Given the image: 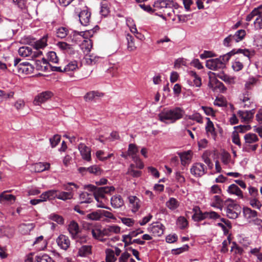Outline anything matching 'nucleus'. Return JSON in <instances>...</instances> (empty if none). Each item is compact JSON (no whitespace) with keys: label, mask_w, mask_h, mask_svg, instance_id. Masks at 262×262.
<instances>
[{"label":"nucleus","mask_w":262,"mask_h":262,"mask_svg":"<svg viewBox=\"0 0 262 262\" xmlns=\"http://www.w3.org/2000/svg\"><path fill=\"white\" fill-rule=\"evenodd\" d=\"M235 53H243L245 56L247 57L246 58L247 60H248L250 58V52L248 49H233L231 51L223 56H221L219 58L207 60L206 66L208 69L214 71L223 69L226 67V62H227L231 57L235 55Z\"/></svg>","instance_id":"f257e3e1"},{"label":"nucleus","mask_w":262,"mask_h":262,"mask_svg":"<svg viewBox=\"0 0 262 262\" xmlns=\"http://www.w3.org/2000/svg\"><path fill=\"white\" fill-rule=\"evenodd\" d=\"M184 110L179 107L164 108L158 115L159 120L165 123H173L183 118Z\"/></svg>","instance_id":"f03ea898"},{"label":"nucleus","mask_w":262,"mask_h":262,"mask_svg":"<svg viewBox=\"0 0 262 262\" xmlns=\"http://www.w3.org/2000/svg\"><path fill=\"white\" fill-rule=\"evenodd\" d=\"M105 253V262H116L117 257L119 256L117 262H128L130 254L127 252L121 253V250L117 247L114 249H106Z\"/></svg>","instance_id":"7ed1b4c3"},{"label":"nucleus","mask_w":262,"mask_h":262,"mask_svg":"<svg viewBox=\"0 0 262 262\" xmlns=\"http://www.w3.org/2000/svg\"><path fill=\"white\" fill-rule=\"evenodd\" d=\"M84 188L93 192L94 198L98 202L99 201V198H103L104 197V194L105 193H108L115 190V188L113 186L97 187L91 184L84 186Z\"/></svg>","instance_id":"20e7f679"},{"label":"nucleus","mask_w":262,"mask_h":262,"mask_svg":"<svg viewBox=\"0 0 262 262\" xmlns=\"http://www.w3.org/2000/svg\"><path fill=\"white\" fill-rule=\"evenodd\" d=\"M21 59L16 58L14 60L13 72L18 74H29L33 72L34 67L28 62H21Z\"/></svg>","instance_id":"39448f33"},{"label":"nucleus","mask_w":262,"mask_h":262,"mask_svg":"<svg viewBox=\"0 0 262 262\" xmlns=\"http://www.w3.org/2000/svg\"><path fill=\"white\" fill-rule=\"evenodd\" d=\"M75 15L79 17L80 24L84 26H87L90 23L91 12L90 9L85 6L84 8L80 12L75 10Z\"/></svg>","instance_id":"423d86ee"},{"label":"nucleus","mask_w":262,"mask_h":262,"mask_svg":"<svg viewBox=\"0 0 262 262\" xmlns=\"http://www.w3.org/2000/svg\"><path fill=\"white\" fill-rule=\"evenodd\" d=\"M220 217V215L215 211L200 212L198 213H194L192 219L194 222H201L206 219L216 220Z\"/></svg>","instance_id":"0eeeda50"},{"label":"nucleus","mask_w":262,"mask_h":262,"mask_svg":"<svg viewBox=\"0 0 262 262\" xmlns=\"http://www.w3.org/2000/svg\"><path fill=\"white\" fill-rule=\"evenodd\" d=\"M250 52V58L249 60H247L246 57L243 53H242L243 55H239L232 63V67L234 71L238 72L242 70L244 67V63L245 62L250 63V58L251 56L253 55V53L248 50Z\"/></svg>","instance_id":"6e6552de"},{"label":"nucleus","mask_w":262,"mask_h":262,"mask_svg":"<svg viewBox=\"0 0 262 262\" xmlns=\"http://www.w3.org/2000/svg\"><path fill=\"white\" fill-rule=\"evenodd\" d=\"M89 231L91 232L93 238L98 240L101 242H104L105 239L104 238L105 234L104 233V229H101V226L99 224H96L92 226L90 229Z\"/></svg>","instance_id":"1a4fd4ad"},{"label":"nucleus","mask_w":262,"mask_h":262,"mask_svg":"<svg viewBox=\"0 0 262 262\" xmlns=\"http://www.w3.org/2000/svg\"><path fill=\"white\" fill-rule=\"evenodd\" d=\"M207 168L204 164L201 163H194L191 169L190 172L195 177H201L207 172Z\"/></svg>","instance_id":"9d476101"},{"label":"nucleus","mask_w":262,"mask_h":262,"mask_svg":"<svg viewBox=\"0 0 262 262\" xmlns=\"http://www.w3.org/2000/svg\"><path fill=\"white\" fill-rule=\"evenodd\" d=\"M19 55L24 57H36L42 54V52L40 51H35L33 52L30 47L23 46L18 49V51Z\"/></svg>","instance_id":"9b49d317"},{"label":"nucleus","mask_w":262,"mask_h":262,"mask_svg":"<svg viewBox=\"0 0 262 262\" xmlns=\"http://www.w3.org/2000/svg\"><path fill=\"white\" fill-rule=\"evenodd\" d=\"M53 95L51 91L43 92L35 97L33 103L36 105H39L50 99Z\"/></svg>","instance_id":"f8f14e48"},{"label":"nucleus","mask_w":262,"mask_h":262,"mask_svg":"<svg viewBox=\"0 0 262 262\" xmlns=\"http://www.w3.org/2000/svg\"><path fill=\"white\" fill-rule=\"evenodd\" d=\"M82 158L88 162L91 161V148L86 146L84 143H80L78 146Z\"/></svg>","instance_id":"ddd939ff"},{"label":"nucleus","mask_w":262,"mask_h":262,"mask_svg":"<svg viewBox=\"0 0 262 262\" xmlns=\"http://www.w3.org/2000/svg\"><path fill=\"white\" fill-rule=\"evenodd\" d=\"M169 0H158L154 3L153 5V13L159 16V14H161L162 11L164 10L165 7L168 5Z\"/></svg>","instance_id":"4468645a"},{"label":"nucleus","mask_w":262,"mask_h":262,"mask_svg":"<svg viewBox=\"0 0 262 262\" xmlns=\"http://www.w3.org/2000/svg\"><path fill=\"white\" fill-rule=\"evenodd\" d=\"M164 226L160 223L151 224L148 228V231L152 232L155 236H160L164 233Z\"/></svg>","instance_id":"2eb2a0df"},{"label":"nucleus","mask_w":262,"mask_h":262,"mask_svg":"<svg viewBox=\"0 0 262 262\" xmlns=\"http://www.w3.org/2000/svg\"><path fill=\"white\" fill-rule=\"evenodd\" d=\"M239 99L244 103V107H250L253 104V99L252 98L251 93L248 90H246L240 96Z\"/></svg>","instance_id":"dca6fc26"},{"label":"nucleus","mask_w":262,"mask_h":262,"mask_svg":"<svg viewBox=\"0 0 262 262\" xmlns=\"http://www.w3.org/2000/svg\"><path fill=\"white\" fill-rule=\"evenodd\" d=\"M239 206L236 204H229L226 209L227 216L231 219H235L238 216Z\"/></svg>","instance_id":"f3484780"},{"label":"nucleus","mask_w":262,"mask_h":262,"mask_svg":"<svg viewBox=\"0 0 262 262\" xmlns=\"http://www.w3.org/2000/svg\"><path fill=\"white\" fill-rule=\"evenodd\" d=\"M58 246L64 250H67L70 246L69 237L64 235L60 234L56 239Z\"/></svg>","instance_id":"a211bd4d"},{"label":"nucleus","mask_w":262,"mask_h":262,"mask_svg":"<svg viewBox=\"0 0 262 262\" xmlns=\"http://www.w3.org/2000/svg\"><path fill=\"white\" fill-rule=\"evenodd\" d=\"M129 205L132 212H136L141 207V202L136 196L130 195L128 197Z\"/></svg>","instance_id":"6ab92c4d"},{"label":"nucleus","mask_w":262,"mask_h":262,"mask_svg":"<svg viewBox=\"0 0 262 262\" xmlns=\"http://www.w3.org/2000/svg\"><path fill=\"white\" fill-rule=\"evenodd\" d=\"M239 116L241 118L243 121L249 122L253 118L255 114V108L250 111H239L237 113Z\"/></svg>","instance_id":"aec40b11"},{"label":"nucleus","mask_w":262,"mask_h":262,"mask_svg":"<svg viewBox=\"0 0 262 262\" xmlns=\"http://www.w3.org/2000/svg\"><path fill=\"white\" fill-rule=\"evenodd\" d=\"M208 85L213 90H215L217 89H219L221 92H224L227 90L224 84L219 81L216 78H210Z\"/></svg>","instance_id":"412c9836"},{"label":"nucleus","mask_w":262,"mask_h":262,"mask_svg":"<svg viewBox=\"0 0 262 262\" xmlns=\"http://www.w3.org/2000/svg\"><path fill=\"white\" fill-rule=\"evenodd\" d=\"M189 75L192 79L193 81L191 80H188L187 82L190 85H195L196 87H200L202 85V80L195 72L190 71L189 72Z\"/></svg>","instance_id":"4be33fe9"},{"label":"nucleus","mask_w":262,"mask_h":262,"mask_svg":"<svg viewBox=\"0 0 262 262\" xmlns=\"http://www.w3.org/2000/svg\"><path fill=\"white\" fill-rule=\"evenodd\" d=\"M167 5L162 11L161 14H159V16L164 19H166V16L170 17L174 14V10L173 9V3L169 1Z\"/></svg>","instance_id":"5701e85b"},{"label":"nucleus","mask_w":262,"mask_h":262,"mask_svg":"<svg viewBox=\"0 0 262 262\" xmlns=\"http://www.w3.org/2000/svg\"><path fill=\"white\" fill-rule=\"evenodd\" d=\"M35 62L37 70L43 72L48 71L49 62L45 58H42L41 60H36Z\"/></svg>","instance_id":"b1692460"},{"label":"nucleus","mask_w":262,"mask_h":262,"mask_svg":"<svg viewBox=\"0 0 262 262\" xmlns=\"http://www.w3.org/2000/svg\"><path fill=\"white\" fill-rule=\"evenodd\" d=\"M105 236H109L113 234H118L120 232V228L117 225L107 226L103 228Z\"/></svg>","instance_id":"393cba45"},{"label":"nucleus","mask_w":262,"mask_h":262,"mask_svg":"<svg viewBox=\"0 0 262 262\" xmlns=\"http://www.w3.org/2000/svg\"><path fill=\"white\" fill-rule=\"evenodd\" d=\"M68 230L71 235L72 238L75 237L76 235L80 232L78 224L74 221L71 222L69 225Z\"/></svg>","instance_id":"a878e982"},{"label":"nucleus","mask_w":262,"mask_h":262,"mask_svg":"<svg viewBox=\"0 0 262 262\" xmlns=\"http://www.w3.org/2000/svg\"><path fill=\"white\" fill-rule=\"evenodd\" d=\"M48 35H44L41 38L34 43L33 47L36 51L43 49L47 46Z\"/></svg>","instance_id":"bb28decb"},{"label":"nucleus","mask_w":262,"mask_h":262,"mask_svg":"<svg viewBox=\"0 0 262 262\" xmlns=\"http://www.w3.org/2000/svg\"><path fill=\"white\" fill-rule=\"evenodd\" d=\"M111 205L115 208H119L124 205V201L120 195H114L111 198Z\"/></svg>","instance_id":"cd10ccee"},{"label":"nucleus","mask_w":262,"mask_h":262,"mask_svg":"<svg viewBox=\"0 0 262 262\" xmlns=\"http://www.w3.org/2000/svg\"><path fill=\"white\" fill-rule=\"evenodd\" d=\"M94 198L93 194L89 193L86 192H83L80 193L79 199L80 203H90L93 201Z\"/></svg>","instance_id":"c85d7f7f"},{"label":"nucleus","mask_w":262,"mask_h":262,"mask_svg":"<svg viewBox=\"0 0 262 262\" xmlns=\"http://www.w3.org/2000/svg\"><path fill=\"white\" fill-rule=\"evenodd\" d=\"M228 192L230 194H235L241 198H243V192L235 184L230 185L228 188Z\"/></svg>","instance_id":"c756f323"},{"label":"nucleus","mask_w":262,"mask_h":262,"mask_svg":"<svg viewBox=\"0 0 262 262\" xmlns=\"http://www.w3.org/2000/svg\"><path fill=\"white\" fill-rule=\"evenodd\" d=\"M192 152L191 150H188L182 152L180 155L181 163L183 165H185L188 163V161H190L192 158Z\"/></svg>","instance_id":"7c9ffc66"},{"label":"nucleus","mask_w":262,"mask_h":262,"mask_svg":"<svg viewBox=\"0 0 262 262\" xmlns=\"http://www.w3.org/2000/svg\"><path fill=\"white\" fill-rule=\"evenodd\" d=\"M103 94L98 91H91L86 93L84 96V99L86 101L94 100L97 97H102Z\"/></svg>","instance_id":"2f4dec72"},{"label":"nucleus","mask_w":262,"mask_h":262,"mask_svg":"<svg viewBox=\"0 0 262 262\" xmlns=\"http://www.w3.org/2000/svg\"><path fill=\"white\" fill-rule=\"evenodd\" d=\"M84 34L85 32L84 31L78 32L77 31H73L70 35L69 37L71 39L72 42L77 43L78 41H80L79 40L80 37H79V36L84 37Z\"/></svg>","instance_id":"473e14b6"},{"label":"nucleus","mask_w":262,"mask_h":262,"mask_svg":"<svg viewBox=\"0 0 262 262\" xmlns=\"http://www.w3.org/2000/svg\"><path fill=\"white\" fill-rule=\"evenodd\" d=\"M92 246L90 245H83L78 250V255L82 257H85L91 254Z\"/></svg>","instance_id":"72a5a7b5"},{"label":"nucleus","mask_w":262,"mask_h":262,"mask_svg":"<svg viewBox=\"0 0 262 262\" xmlns=\"http://www.w3.org/2000/svg\"><path fill=\"white\" fill-rule=\"evenodd\" d=\"M246 34V31L245 30L241 29L237 31L234 35H232V38L234 40V42H238L242 41L244 37H245Z\"/></svg>","instance_id":"f704fd0d"},{"label":"nucleus","mask_w":262,"mask_h":262,"mask_svg":"<svg viewBox=\"0 0 262 262\" xmlns=\"http://www.w3.org/2000/svg\"><path fill=\"white\" fill-rule=\"evenodd\" d=\"M219 78L224 81L226 83L228 84H232L234 83V79L233 77H230L229 76L224 74V73H220L217 74H214Z\"/></svg>","instance_id":"c9c22d12"},{"label":"nucleus","mask_w":262,"mask_h":262,"mask_svg":"<svg viewBox=\"0 0 262 262\" xmlns=\"http://www.w3.org/2000/svg\"><path fill=\"white\" fill-rule=\"evenodd\" d=\"M243 213L244 216L247 219L254 218L257 215V213L256 211L252 210L248 207H244Z\"/></svg>","instance_id":"e433bc0d"},{"label":"nucleus","mask_w":262,"mask_h":262,"mask_svg":"<svg viewBox=\"0 0 262 262\" xmlns=\"http://www.w3.org/2000/svg\"><path fill=\"white\" fill-rule=\"evenodd\" d=\"M207 123L205 127L207 133H210L213 138H215L216 136V134L215 132L214 125L209 118H207Z\"/></svg>","instance_id":"4c0bfd02"},{"label":"nucleus","mask_w":262,"mask_h":262,"mask_svg":"<svg viewBox=\"0 0 262 262\" xmlns=\"http://www.w3.org/2000/svg\"><path fill=\"white\" fill-rule=\"evenodd\" d=\"M138 149L137 146L134 144H130L128 146V155L132 157L133 159L137 160V157H139L137 155Z\"/></svg>","instance_id":"58836bf2"},{"label":"nucleus","mask_w":262,"mask_h":262,"mask_svg":"<svg viewBox=\"0 0 262 262\" xmlns=\"http://www.w3.org/2000/svg\"><path fill=\"white\" fill-rule=\"evenodd\" d=\"M34 227L32 224H23L19 226V231L23 234H28Z\"/></svg>","instance_id":"ea45409f"},{"label":"nucleus","mask_w":262,"mask_h":262,"mask_svg":"<svg viewBox=\"0 0 262 262\" xmlns=\"http://www.w3.org/2000/svg\"><path fill=\"white\" fill-rule=\"evenodd\" d=\"M126 39L127 42V50L129 51H133L136 50V47L135 45L134 37L129 34L126 35Z\"/></svg>","instance_id":"a19ab883"},{"label":"nucleus","mask_w":262,"mask_h":262,"mask_svg":"<svg viewBox=\"0 0 262 262\" xmlns=\"http://www.w3.org/2000/svg\"><path fill=\"white\" fill-rule=\"evenodd\" d=\"M19 27V24L16 20H12L8 25V30L11 31L14 35L18 31Z\"/></svg>","instance_id":"79ce46f5"},{"label":"nucleus","mask_w":262,"mask_h":262,"mask_svg":"<svg viewBox=\"0 0 262 262\" xmlns=\"http://www.w3.org/2000/svg\"><path fill=\"white\" fill-rule=\"evenodd\" d=\"M73 194L71 192L59 191L57 193V199L63 201L70 200L73 198Z\"/></svg>","instance_id":"37998d69"},{"label":"nucleus","mask_w":262,"mask_h":262,"mask_svg":"<svg viewBox=\"0 0 262 262\" xmlns=\"http://www.w3.org/2000/svg\"><path fill=\"white\" fill-rule=\"evenodd\" d=\"M244 139L246 144H251L258 141V138L256 135L248 133L244 136Z\"/></svg>","instance_id":"c03bdc74"},{"label":"nucleus","mask_w":262,"mask_h":262,"mask_svg":"<svg viewBox=\"0 0 262 262\" xmlns=\"http://www.w3.org/2000/svg\"><path fill=\"white\" fill-rule=\"evenodd\" d=\"M254 28L256 29H262V9L258 11V14L254 21Z\"/></svg>","instance_id":"a18cd8bd"},{"label":"nucleus","mask_w":262,"mask_h":262,"mask_svg":"<svg viewBox=\"0 0 262 262\" xmlns=\"http://www.w3.org/2000/svg\"><path fill=\"white\" fill-rule=\"evenodd\" d=\"M50 164L48 163L39 162L35 164V170L38 172H40L48 170L50 168Z\"/></svg>","instance_id":"49530a36"},{"label":"nucleus","mask_w":262,"mask_h":262,"mask_svg":"<svg viewBox=\"0 0 262 262\" xmlns=\"http://www.w3.org/2000/svg\"><path fill=\"white\" fill-rule=\"evenodd\" d=\"M166 205L169 209L173 210L178 207L179 204L175 198H170L166 203Z\"/></svg>","instance_id":"de8ad7c7"},{"label":"nucleus","mask_w":262,"mask_h":262,"mask_svg":"<svg viewBox=\"0 0 262 262\" xmlns=\"http://www.w3.org/2000/svg\"><path fill=\"white\" fill-rule=\"evenodd\" d=\"M35 259L37 262H55L51 257L46 254L37 255L35 257Z\"/></svg>","instance_id":"09e8293b"},{"label":"nucleus","mask_w":262,"mask_h":262,"mask_svg":"<svg viewBox=\"0 0 262 262\" xmlns=\"http://www.w3.org/2000/svg\"><path fill=\"white\" fill-rule=\"evenodd\" d=\"M177 224L181 229H184L187 227L188 221L184 216H180L177 221Z\"/></svg>","instance_id":"8fccbe9b"},{"label":"nucleus","mask_w":262,"mask_h":262,"mask_svg":"<svg viewBox=\"0 0 262 262\" xmlns=\"http://www.w3.org/2000/svg\"><path fill=\"white\" fill-rule=\"evenodd\" d=\"M262 9V5L259 6L257 8L254 9L249 14L246 18V20L247 21H251L254 17H256L258 14V11H260Z\"/></svg>","instance_id":"3c124183"},{"label":"nucleus","mask_w":262,"mask_h":262,"mask_svg":"<svg viewBox=\"0 0 262 262\" xmlns=\"http://www.w3.org/2000/svg\"><path fill=\"white\" fill-rule=\"evenodd\" d=\"M72 238L74 239L77 243L80 244L86 243L88 241V236L85 234H79L78 233L76 235L75 237Z\"/></svg>","instance_id":"603ef678"},{"label":"nucleus","mask_w":262,"mask_h":262,"mask_svg":"<svg viewBox=\"0 0 262 262\" xmlns=\"http://www.w3.org/2000/svg\"><path fill=\"white\" fill-rule=\"evenodd\" d=\"M78 68L77 62L76 61L70 62L63 68L64 72L73 71Z\"/></svg>","instance_id":"864d4df0"},{"label":"nucleus","mask_w":262,"mask_h":262,"mask_svg":"<svg viewBox=\"0 0 262 262\" xmlns=\"http://www.w3.org/2000/svg\"><path fill=\"white\" fill-rule=\"evenodd\" d=\"M47 60L49 62H52V63H57L58 61V58L56 55V53L54 51L49 52L47 54Z\"/></svg>","instance_id":"5fc2aeb1"},{"label":"nucleus","mask_w":262,"mask_h":262,"mask_svg":"<svg viewBox=\"0 0 262 262\" xmlns=\"http://www.w3.org/2000/svg\"><path fill=\"white\" fill-rule=\"evenodd\" d=\"M213 202L211 206L218 208H221L223 206V201L219 195H214L213 198Z\"/></svg>","instance_id":"6e6d98bb"},{"label":"nucleus","mask_w":262,"mask_h":262,"mask_svg":"<svg viewBox=\"0 0 262 262\" xmlns=\"http://www.w3.org/2000/svg\"><path fill=\"white\" fill-rule=\"evenodd\" d=\"M6 191L0 194V202L3 201H14L15 196L12 194H6Z\"/></svg>","instance_id":"4d7b16f0"},{"label":"nucleus","mask_w":262,"mask_h":262,"mask_svg":"<svg viewBox=\"0 0 262 262\" xmlns=\"http://www.w3.org/2000/svg\"><path fill=\"white\" fill-rule=\"evenodd\" d=\"M68 29L66 27H60L57 30V36L60 38H63L67 36L68 34Z\"/></svg>","instance_id":"13d9d810"},{"label":"nucleus","mask_w":262,"mask_h":262,"mask_svg":"<svg viewBox=\"0 0 262 262\" xmlns=\"http://www.w3.org/2000/svg\"><path fill=\"white\" fill-rule=\"evenodd\" d=\"M250 204L253 207L258 209H260L261 207V204L256 198H251L249 199Z\"/></svg>","instance_id":"bf43d9fd"},{"label":"nucleus","mask_w":262,"mask_h":262,"mask_svg":"<svg viewBox=\"0 0 262 262\" xmlns=\"http://www.w3.org/2000/svg\"><path fill=\"white\" fill-rule=\"evenodd\" d=\"M49 219L54 222H56L59 224H63L64 223V220L63 217L56 214H51L49 216Z\"/></svg>","instance_id":"052dcab7"},{"label":"nucleus","mask_w":262,"mask_h":262,"mask_svg":"<svg viewBox=\"0 0 262 262\" xmlns=\"http://www.w3.org/2000/svg\"><path fill=\"white\" fill-rule=\"evenodd\" d=\"M99 57H94L92 55H86L85 57V59L87 64L90 65H93L96 63Z\"/></svg>","instance_id":"680f3d73"},{"label":"nucleus","mask_w":262,"mask_h":262,"mask_svg":"<svg viewBox=\"0 0 262 262\" xmlns=\"http://www.w3.org/2000/svg\"><path fill=\"white\" fill-rule=\"evenodd\" d=\"M188 118L190 120L196 121L197 122L199 123H203V118L201 116V115L198 113H195L191 115H189Z\"/></svg>","instance_id":"e2e57ef3"},{"label":"nucleus","mask_w":262,"mask_h":262,"mask_svg":"<svg viewBox=\"0 0 262 262\" xmlns=\"http://www.w3.org/2000/svg\"><path fill=\"white\" fill-rule=\"evenodd\" d=\"M57 46L62 51H68L71 49V46L70 44L63 41L57 42Z\"/></svg>","instance_id":"0e129e2a"},{"label":"nucleus","mask_w":262,"mask_h":262,"mask_svg":"<svg viewBox=\"0 0 262 262\" xmlns=\"http://www.w3.org/2000/svg\"><path fill=\"white\" fill-rule=\"evenodd\" d=\"M60 138L59 135H55L50 139V142L52 147H55L59 143L60 141Z\"/></svg>","instance_id":"69168bd1"},{"label":"nucleus","mask_w":262,"mask_h":262,"mask_svg":"<svg viewBox=\"0 0 262 262\" xmlns=\"http://www.w3.org/2000/svg\"><path fill=\"white\" fill-rule=\"evenodd\" d=\"M89 219L92 220H99L101 218L100 210L96 212H92L88 215Z\"/></svg>","instance_id":"338daca9"},{"label":"nucleus","mask_w":262,"mask_h":262,"mask_svg":"<svg viewBox=\"0 0 262 262\" xmlns=\"http://www.w3.org/2000/svg\"><path fill=\"white\" fill-rule=\"evenodd\" d=\"M232 36L231 34L228 36L226 37L223 41V44L226 47H231L233 45V43L234 42V40L232 38Z\"/></svg>","instance_id":"774afa93"}]
</instances>
